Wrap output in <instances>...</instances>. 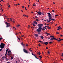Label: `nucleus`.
I'll use <instances>...</instances> for the list:
<instances>
[{
	"instance_id": "2f4dec72",
	"label": "nucleus",
	"mask_w": 63,
	"mask_h": 63,
	"mask_svg": "<svg viewBox=\"0 0 63 63\" xmlns=\"http://www.w3.org/2000/svg\"><path fill=\"white\" fill-rule=\"evenodd\" d=\"M54 20H55V19H51V20H53V21Z\"/></svg>"
},
{
	"instance_id": "2eb2a0df",
	"label": "nucleus",
	"mask_w": 63,
	"mask_h": 63,
	"mask_svg": "<svg viewBox=\"0 0 63 63\" xmlns=\"http://www.w3.org/2000/svg\"><path fill=\"white\" fill-rule=\"evenodd\" d=\"M5 56H4L2 57V58H1L2 59H4V58H5Z\"/></svg>"
},
{
	"instance_id": "0eeeda50",
	"label": "nucleus",
	"mask_w": 63,
	"mask_h": 63,
	"mask_svg": "<svg viewBox=\"0 0 63 63\" xmlns=\"http://www.w3.org/2000/svg\"><path fill=\"white\" fill-rule=\"evenodd\" d=\"M37 13L39 15H42V12H38Z\"/></svg>"
},
{
	"instance_id": "37998d69",
	"label": "nucleus",
	"mask_w": 63,
	"mask_h": 63,
	"mask_svg": "<svg viewBox=\"0 0 63 63\" xmlns=\"http://www.w3.org/2000/svg\"><path fill=\"white\" fill-rule=\"evenodd\" d=\"M18 35V33H16V35Z\"/></svg>"
},
{
	"instance_id": "f3484780",
	"label": "nucleus",
	"mask_w": 63,
	"mask_h": 63,
	"mask_svg": "<svg viewBox=\"0 0 63 63\" xmlns=\"http://www.w3.org/2000/svg\"><path fill=\"white\" fill-rule=\"evenodd\" d=\"M40 37L41 38V39H43L44 38V37H43L42 36H40Z\"/></svg>"
},
{
	"instance_id": "cd10ccee",
	"label": "nucleus",
	"mask_w": 63,
	"mask_h": 63,
	"mask_svg": "<svg viewBox=\"0 0 63 63\" xmlns=\"http://www.w3.org/2000/svg\"><path fill=\"white\" fill-rule=\"evenodd\" d=\"M31 48H30L29 50L30 51H32V50H31Z\"/></svg>"
},
{
	"instance_id": "72a5a7b5",
	"label": "nucleus",
	"mask_w": 63,
	"mask_h": 63,
	"mask_svg": "<svg viewBox=\"0 0 63 63\" xmlns=\"http://www.w3.org/2000/svg\"><path fill=\"white\" fill-rule=\"evenodd\" d=\"M1 39L2 40L3 39H2V37L0 38V40H1Z\"/></svg>"
},
{
	"instance_id": "a18cd8bd",
	"label": "nucleus",
	"mask_w": 63,
	"mask_h": 63,
	"mask_svg": "<svg viewBox=\"0 0 63 63\" xmlns=\"http://www.w3.org/2000/svg\"><path fill=\"white\" fill-rule=\"evenodd\" d=\"M29 6H30V5H28V8H29Z\"/></svg>"
},
{
	"instance_id": "f257e3e1",
	"label": "nucleus",
	"mask_w": 63,
	"mask_h": 63,
	"mask_svg": "<svg viewBox=\"0 0 63 63\" xmlns=\"http://www.w3.org/2000/svg\"><path fill=\"white\" fill-rule=\"evenodd\" d=\"M38 25L39 26V28L36 31L38 32H42V31L41 30L42 29V27L43 26V24H38Z\"/></svg>"
},
{
	"instance_id": "ea45409f",
	"label": "nucleus",
	"mask_w": 63,
	"mask_h": 63,
	"mask_svg": "<svg viewBox=\"0 0 63 63\" xmlns=\"http://www.w3.org/2000/svg\"><path fill=\"white\" fill-rule=\"evenodd\" d=\"M60 35L61 37H63V35H62L61 34Z\"/></svg>"
},
{
	"instance_id": "4468645a",
	"label": "nucleus",
	"mask_w": 63,
	"mask_h": 63,
	"mask_svg": "<svg viewBox=\"0 0 63 63\" xmlns=\"http://www.w3.org/2000/svg\"><path fill=\"white\" fill-rule=\"evenodd\" d=\"M61 40H56L57 41V42H60V41Z\"/></svg>"
},
{
	"instance_id": "c85d7f7f",
	"label": "nucleus",
	"mask_w": 63,
	"mask_h": 63,
	"mask_svg": "<svg viewBox=\"0 0 63 63\" xmlns=\"http://www.w3.org/2000/svg\"><path fill=\"white\" fill-rule=\"evenodd\" d=\"M52 11L53 13H54L55 12H54V10H52Z\"/></svg>"
},
{
	"instance_id": "20e7f679",
	"label": "nucleus",
	"mask_w": 63,
	"mask_h": 63,
	"mask_svg": "<svg viewBox=\"0 0 63 63\" xmlns=\"http://www.w3.org/2000/svg\"><path fill=\"white\" fill-rule=\"evenodd\" d=\"M5 24L6 25H7L6 27H10L11 25L10 24V23H7V22H5Z\"/></svg>"
},
{
	"instance_id": "338daca9",
	"label": "nucleus",
	"mask_w": 63,
	"mask_h": 63,
	"mask_svg": "<svg viewBox=\"0 0 63 63\" xmlns=\"http://www.w3.org/2000/svg\"><path fill=\"white\" fill-rule=\"evenodd\" d=\"M13 22L14 23V22H15V21H13Z\"/></svg>"
},
{
	"instance_id": "f8f14e48",
	"label": "nucleus",
	"mask_w": 63,
	"mask_h": 63,
	"mask_svg": "<svg viewBox=\"0 0 63 63\" xmlns=\"http://www.w3.org/2000/svg\"><path fill=\"white\" fill-rule=\"evenodd\" d=\"M52 16L51 15V14L50 15L48 16L49 18H52Z\"/></svg>"
},
{
	"instance_id": "13d9d810",
	"label": "nucleus",
	"mask_w": 63,
	"mask_h": 63,
	"mask_svg": "<svg viewBox=\"0 0 63 63\" xmlns=\"http://www.w3.org/2000/svg\"><path fill=\"white\" fill-rule=\"evenodd\" d=\"M48 39H50V37H48Z\"/></svg>"
},
{
	"instance_id": "7ed1b4c3",
	"label": "nucleus",
	"mask_w": 63,
	"mask_h": 63,
	"mask_svg": "<svg viewBox=\"0 0 63 63\" xmlns=\"http://www.w3.org/2000/svg\"><path fill=\"white\" fill-rule=\"evenodd\" d=\"M8 53L7 54L8 56H9L10 55H12V53L11 52V50H9L8 51Z\"/></svg>"
},
{
	"instance_id": "0e129e2a",
	"label": "nucleus",
	"mask_w": 63,
	"mask_h": 63,
	"mask_svg": "<svg viewBox=\"0 0 63 63\" xmlns=\"http://www.w3.org/2000/svg\"><path fill=\"white\" fill-rule=\"evenodd\" d=\"M17 5H20V4H19V3H18L17 4Z\"/></svg>"
},
{
	"instance_id": "473e14b6",
	"label": "nucleus",
	"mask_w": 63,
	"mask_h": 63,
	"mask_svg": "<svg viewBox=\"0 0 63 63\" xmlns=\"http://www.w3.org/2000/svg\"><path fill=\"white\" fill-rule=\"evenodd\" d=\"M62 57H63V53H62Z\"/></svg>"
},
{
	"instance_id": "bb28decb",
	"label": "nucleus",
	"mask_w": 63,
	"mask_h": 63,
	"mask_svg": "<svg viewBox=\"0 0 63 63\" xmlns=\"http://www.w3.org/2000/svg\"><path fill=\"white\" fill-rule=\"evenodd\" d=\"M36 21H39V20H38V19H36Z\"/></svg>"
},
{
	"instance_id": "412c9836",
	"label": "nucleus",
	"mask_w": 63,
	"mask_h": 63,
	"mask_svg": "<svg viewBox=\"0 0 63 63\" xmlns=\"http://www.w3.org/2000/svg\"><path fill=\"white\" fill-rule=\"evenodd\" d=\"M13 57H11V60H12L13 59Z\"/></svg>"
},
{
	"instance_id": "dca6fc26",
	"label": "nucleus",
	"mask_w": 63,
	"mask_h": 63,
	"mask_svg": "<svg viewBox=\"0 0 63 63\" xmlns=\"http://www.w3.org/2000/svg\"><path fill=\"white\" fill-rule=\"evenodd\" d=\"M33 23H34L35 24H37V22H36V21H34L33 22Z\"/></svg>"
},
{
	"instance_id": "f704fd0d",
	"label": "nucleus",
	"mask_w": 63,
	"mask_h": 63,
	"mask_svg": "<svg viewBox=\"0 0 63 63\" xmlns=\"http://www.w3.org/2000/svg\"><path fill=\"white\" fill-rule=\"evenodd\" d=\"M55 16H58V15H55Z\"/></svg>"
},
{
	"instance_id": "423d86ee",
	"label": "nucleus",
	"mask_w": 63,
	"mask_h": 63,
	"mask_svg": "<svg viewBox=\"0 0 63 63\" xmlns=\"http://www.w3.org/2000/svg\"><path fill=\"white\" fill-rule=\"evenodd\" d=\"M23 50L25 52V53H28V52L27 51V50H26L25 49H24Z\"/></svg>"
},
{
	"instance_id": "a19ab883",
	"label": "nucleus",
	"mask_w": 63,
	"mask_h": 63,
	"mask_svg": "<svg viewBox=\"0 0 63 63\" xmlns=\"http://www.w3.org/2000/svg\"><path fill=\"white\" fill-rule=\"evenodd\" d=\"M2 50V49H0V51H1Z\"/></svg>"
},
{
	"instance_id": "5701e85b",
	"label": "nucleus",
	"mask_w": 63,
	"mask_h": 63,
	"mask_svg": "<svg viewBox=\"0 0 63 63\" xmlns=\"http://www.w3.org/2000/svg\"><path fill=\"white\" fill-rule=\"evenodd\" d=\"M49 44H51L52 43V42H49Z\"/></svg>"
},
{
	"instance_id": "aec40b11",
	"label": "nucleus",
	"mask_w": 63,
	"mask_h": 63,
	"mask_svg": "<svg viewBox=\"0 0 63 63\" xmlns=\"http://www.w3.org/2000/svg\"><path fill=\"white\" fill-rule=\"evenodd\" d=\"M47 28H48L49 29H50V27H49L48 26H47Z\"/></svg>"
},
{
	"instance_id": "4d7b16f0",
	"label": "nucleus",
	"mask_w": 63,
	"mask_h": 63,
	"mask_svg": "<svg viewBox=\"0 0 63 63\" xmlns=\"http://www.w3.org/2000/svg\"><path fill=\"white\" fill-rule=\"evenodd\" d=\"M6 57L5 58H6L7 57V55H5Z\"/></svg>"
},
{
	"instance_id": "b1692460",
	"label": "nucleus",
	"mask_w": 63,
	"mask_h": 63,
	"mask_svg": "<svg viewBox=\"0 0 63 63\" xmlns=\"http://www.w3.org/2000/svg\"><path fill=\"white\" fill-rule=\"evenodd\" d=\"M8 50H9V48H8L6 50V51L7 52H8Z\"/></svg>"
},
{
	"instance_id": "69168bd1",
	"label": "nucleus",
	"mask_w": 63,
	"mask_h": 63,
	"mask_svg": "<svg viewBox=\"0 0 63 63\" xmlns=\"http://www.w3.org/2000/svg\"><path fill=\"white\" fill-rule=\"evenodd\" d=\"M8 7H9V8H10V5H9V6H8Z\"/></svg>"
},
{
	"instance_id": "774afa93",
	"label": "nucleus",
	"mask_w": 63,
	"mask_h": 63,
	"mask_svg": "<svg viewBox=\"0 0 63 63\" xmlns=\"http://www.w3.org/2000/svg\"><path fill=\"white\" fill-rule=\"evenodd\" d=\"M39 56V57H41V56Z\"/></svg>"
},
{
	"instance_id": "6e6552de",
	"label": "nucleus",
	"mask_w": 63,
	"mask_h": 63,
	"mask_svg": "<svg viewBox=\"0 0 63 63\" xmlns=\"http://www.w3.org/2000/svg\"><path fill=\"white\" fill-rule=\"evenodd\" d=\"M45 34L46 35H47V36H48V35H50V34L49 33H47V32H45Z\"/></svg>"
},
{
	"instance_id": "09e8293b",
	"label": "nucleus",
	"mask_w": 63,
	"mask_h": 63,
	"mask_svg": "<svg viewBox=\"0 0 63 63\" xmlns=\"http://www.w3.org/2000/svg\"><path fill=\"white\" fill-rule=\"evenodd\" d=\"M48 54H49V51H48Z\"/></svg>"
},
{
	"instance_id": "3c124183",
	"label": "nucleus",
	"mask_w": 63,
	"mask_h": 63,
	"mask_svg": "<svg viewBox=\"0 0 63 63\" xmlns=\"http://www.w3.org/2000/svg\"><path fill=\"white\" fill-rule=\"evenodd\" d=\"M38 54H40V52H38L37 53Z\"/></svg>"
},
{
	"instance_id": "9b49d317",
	"label": "nucleus",
	"mask_w": 63,
	"mask_h": 63,
	"mask_svg": "<svg viewBox=\"0 0 63 63\" xmlns=\"http://www.w3.org/2000/svg\"><path fill=\"white\" fill-rule=\"evenodd\" d=\"M44 44H45L46 45H47V44H48V42H44Z\"/></svg>"
},
{
	"instance_id": "864d4df0",
	"label": "nucleus",
	"mask_w": 63,
	"mask_h": 63,
	"mask_svg": "<svg viewBox=\"0 0 63 63\" xmlns=\"http://www.w3.org/2000/svg\"><path fill=\"white\" fill-rule=\"evenodd\" d=\"M17 39L18 40H20V38H17Z\"/></svg>"
},
{
	"instance_id": "de8ad7c7",
	"label": "nucleus",
	"mask_w": 63,
	"mask_h": 63,
	"mask_svg": "<svg viewBox=\"0 0 63 63\" xmlns=\"http://www.w3.org/2000/svg\"><path fill=\"white\" fill-rule=\"evenodd\" d=\"M42 20H44V21H47V20H44V19H42Z\"/></svg>"
},
{
	"instance_id": "f03ea898",
	"label": "nucleus",
	"mask_w": 63,
	"mask_h": 63,
	"mask_svg": "<svg viewBox=\"0 0 63 63\" xmlns=\"http://www.w3.org/2000/svg\"><path fill=\"white\" fill-rule=\"evenodd\" d=\"M0 47L2 49L4 47H5V45L3 43H1V44Z\"/></svg>"
},
{
	"instance_id": "a878e982",
	"label": "nucleus",
	"mask_w": 63,
	"mask_h": 63,
	"mask_svg": "<svg viewBox=\"0 0 63 63\" xmlns=\"http://www.w3.org/2000/svg\"><path fill=\"white\" fill-rule=\"evenodd\" d=\"M6 60H9V59L7 58H6Z\"/></svg>"
},
{
	"instance_id": "79ce46f5",
	"label": "nucleus",
	"mask_w": 63,
	"mask_h": 63,
	"mask_svg": "<svg viewBox=\"0 0 63 63\" xmlns=\"http://www.w3.org/2000/svg\"><path fill=\"white\" fill-rule=\"evenodd\" d=\"M33 7H34L35 6H36L35 5H34V4H33Z\"/></svg>"
},
{
	"instance_id": "bf43d9fd",
	"label": "nucleus",
	"mask_w": 63,
	"mask_h": 63,
	"mask_svg": "<svg viewBox=\"0 0 63 63\" xmlns=\"http://www.w3.org/2000/svg\"><path fill=\"white\" fill-rule=\"evenodd\" d=\"M45 29L46 30H47V28L46 27L45 28Z\"/></svg>"
},
{
	"instance_id": "49530a36",
	"label": "nucleus",
	"mask_w": 63,
	"mask_h": 63,
	"mask_svg": "<svg viewBox=\"0 0 63 63\" xmlns=\"http://www.w3.org/2000/svg\"><path fill=\"white\" fill-rule=\"evenodd\" d=\"M38 42H39L40 43H41V41H38Z\"/></svg>"
},
{
	"instance_id": "ddd939ff",
	"label": "nucleus",
	"mask_w": 63,
	"mask_h": 63,
	"mask_svg": "<svg viewBox=\"0 0 63 63\" xmlns=\"http://www.w3.org/2000/svg\"><path fill=\"white\" fill-rule=\"evenodd\" d=\"M32 55H33L34 56H35V57L36 58V59H39L37 57H36V56H35V55H34V54H33V53H32Z\"/></svg>"
},
{
	"instance_id": "58836bf2",
	"label": "nucleus",
	"mask_w": 63,
	"mask_h": 63,
	"mask_svg": "<svg viewBox=\"0 0 63 63\" xmlns=\"http://www.w3.org/2000/svg\"><path fill=\"white\" fill-rule=\"evenodd\" d=\"M59 33L58 32H57L56 34H58Z\"/></svg>"
},
{
	"instance_id": "5fc2aeb1",
	"label": "nucleus",
	"mask_w": 63,
	"mask_h": 63,
	"mask_svg": "<svg viewBox=\"0 0 63 63\" xmlns=\"http://www.w3.org/2000/svg\"><path fill=\"white\" fill-rule=\"evenodd\" d=\"M31 13H32V14H34V13L33 12H31Z\"/></svg>"
},
{
	"instance_id": "9d476101",
	"label": "nucleus",
	"mask_w": 63,
	"mask_h": 63,
	"mask_svg": "<svg viewBox=\"0 0 63 63\" xmlns=\"http://www.w3.org/2000/svg\"><path fill=\"white\" fill-rule=\"evenodd\" d=\"M34 35L36 37H38V34H35Z\"/></svg>"
},
{
	"instance_id": "393cba45",
	"label": "nucleus",
	"mask_w": 63,
	"mask_h": 63,
	"mask_svg": "<svg viewBox=\"0 0 63 63\" xmlns=\"http://www.w3.org/2000/svg\"><path fill=\"white\" fill-rule=\"evenodd\" d=\"M21 45H22V46H23V47H24V44H23V43H21Z\"/></svg>"
},
{
	"instance_id": "1a4fd4ad",
	"label": "nucleus",
	"mask_w": 63,
	"mask_h": 63,
	"mask_svg": "<svg viewBox=\"0 0 63 63\" xmlns=\"http://www.w3.org/2000/svg\"><path fill=\"white\" fill-rule=\"evenodd\" d=\"M49 20L48 21V22H50V21L51 20V18H49Z\"/></svg>"
},
{
	"instance_id": "052dcab7",
	"label": "nucleus",
	"mask_w": 63,
	"mask_h": 63,
	"mask_svg": "<svg viewBox=\"0 0 63 63\" xmlns=\"http://www.w3.org/2000/svg\"><path fill=\"white\" fill-rule=\"evenodd\" d=\"M45 25H47V24H46V23H45Z\"/></svg>"
},
{
	"instance_id": "c756f323",
	"label": "nucleus",
	"mask_w": 63,
	"mask_h": 63,
	"mask_svg": "<svg viewBox=\"0 0 63 63\" xmlns=\"http://www.w3.org/2000/svg\"><path fill=\"white\" fill-rule=\"evenodd\" d=\"M8 52L6 51V54H5V55H7V53H8Z\"/></svg>"
},
{
	"instance_id": "4c0bfd02",
	"label": "nucleus",
	"mask_w": 63,
	"mask_h": 63,
	"mask_svg": "<svg viewBox=\"0 0 63 63\" xmlns=\"http://www.w3.org/2000/svg\"><path fill=\"white\" fill-rule=\"evenodd\" d=\"M59 39H60V40H63V39H61L60 38H59Z\"/></svg>"
},
{
	"instance_id": "c9c22d12",
	"label": "nucleus",
	"mask_w": 63,
	"mask_h": 63,
	"mask_svg": "<svg viewBox=\"0 0 63 63\" xmlns=\"http://www.w3.org/2000/svg\"><path fill=\"white\" fill-rule=\"evenodd\" d=\"M23 16H26V15H23Z\"/></svg>"
},
{
	"instance_id": "6ab92c4d",
	"label": "nucleus",
	"mask_w": 63,
	"mask_h": 63,
	"mask_svg": "<svg viewBox=\"0 0 63 63\" xmlns=\"http://www.w3.org/2000/svg\"><path fill=\"white\" fill-rule=\"evenodd\" d=\"M47 14L48 15V16H49L50 15V14L49 13H48Z\"/></svg>"
},
{
	"instance_id": "680f3d73",
	"label": "nucleus",
	"mask_w": 63,
	"mask_h": 63,
	"mask_svg": "<svg viewBox=\"0 0 63 63\" xmlns=\"http://www.w3.org/2000/svg\"><path fill=\"white\" fill-rule=\"evenodd\" d=\"M59 30V29H58L57 30V31H58Z\"/></svg>"
},
{
	"instance_id": "39448f33",
	"label": "nucleus",
	"mask_w": 63,
	"mask_h": 63,
	"mask_svg": "<svg viewBox=\"0 0 63 63\" xmlns=\"http://www.w3.org/2000/svg\"><path fill=\"white\" fill-rule=\"evenodd\" d=\"M50 37H53L52 38H51L50 40H54V39H56V38L54 37V36H50Z\"/></svg>"
},
{
	"instance_id": "7c9ffc66",
	"label": "nucleus",
	"mask_w": 63,
	"mask_h": 63,
	"mask_svg": "<svg viewBox=\"0 0 63 63\" xmlns=\"http://www.w3.org/2000/svg\"><path fill=\"white\" fill-rule=\"evenodd\" d=\"M38 34L39 35H40V32H38Z\"/></svg>"
},
{
	"instance_id": "6e6d98bb",
	"label": "nucleus",
	"mask_w": 63,
	"mask_h": 63,
	"mask_svg": "<svg viewBox=\"0 0 63 63\" xmlns=\"http://www.w3.org/2000/svg\"><path fill=\"white\" fill-rule=\"evenodd\" d=\"M15 5L16 6H17V4H15Z\"/></svg>"
},
{
	"instance_id": "a211bd4d",
	"label": "nucleus",
	"mask_w": 63,
	"mask_h": 63,
	"mask_svg": "<svg viewBox=\"0 0 63 63\" xmlns=\"http://www.w3.org/2000/svg\"><path fill=\"white\" fill-rule=\"evenodd\" d=\"M41 30H44V31H45V28H42V29Z\"/></svg>"
},
{
	"instance_id": "e433bc0d",
	"label": "nucleus",
	"mask_w": 63,
	"mask_h": 63,
	"mask_svg": "<svg viewBox=\"0 0 63 63\" xmlns=\"http://www.w3.org/2000/svg\"><path fill=\"white\" fill-rule=\"evenodd\" d=\"M32 25H33V26H35V25L34 24H33Z\"/></svg>"
},
{
	"instance_id": "c03bdc74",
	"label": "nucleus",
	"mask_w": 63,
	"mask_h": 63,
	"mask_svg": "<svg viewBox=\"0 0 63 63\" xmlns=\"http://www.w3.org/2000/svg\"><path fill=\"white\" fill-rule=\"evenodd\" d=\"M37 16H35V18H37Z\"/></svg>"
},
{
	"instance_id": "e2e57ef3",
	"label": "nucleus",
	"mask_w": 63,
	"mask_h": 63,
	"mask_svg": "<svg viewBox=\"0 0 63 63\" xmlns=\"http://www.w3.org/2000/svg\"><path fill=\"white\" fill-rule=\"evenodd\" d=\"M34 24V23H32V25H33V24Z\"/></svg>"
},
{
	"instance_id": "4be33fe9",
	"label": "nucleus",
	"mask_w": 63,
	"mask_h": 63,
	"mask_svg": "<svg viewBox=\"0 0 63 63\" xmlns=\"http://www.w3.org/2000/svg\"><path fill=\"white\" fill-rule=\"evenodd\" d=\"M19 26H20V25H17V26H16L17 27H19Z\"/></svg>"
},
{
	"instance_id": "8fccbe9b",
	"label": "nucleus",
	"mask_w": 63,
	"mask_h": 63,
	"mask_svg": "<svg viewBox=\"0 0 63 63\" xmlns=\"http://www.w3.org/2000/svg\"><path fill=\"white\" fill-rule=\"evenodd\" d=\"M46 49H48V48H47V47H46Z\"/></svg>"
},
{
	"instance_id": "603ef678",
	"label": "nucleus",
	"mask_w": 63,
	"mask_h": 63,
	"mask_svg": "<svg viewBox=\"0 0 63 63\" xmlns=\"http://www.w3.org/2000/svg\"><path fill=\"white\" fill-rule=\"evenodd\" d=\"M22 8H24V6H22Z\"/></svg>"
}]
</instances>
